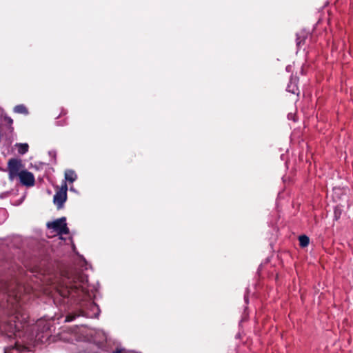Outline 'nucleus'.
Returning a JSON list of instances; mask_svg holds the SVG:
<instances>
[{"instance_id": "f257e3e1", "label": "nucleus", "mask_w": 353, "mask_h": 353, "mask_svg": "<svg viewBox=\"0 0 353 353\" xmlns=\"http://www.w3.org/2000/svg\"><path fill=\"white\" fill-rule=\"evenodd\" d=\"M23 289L21 285H17L14 289L8 290V303L10 305L12 314L6 321L0 322V331L19 332L25 328L23 325L28 322L29 316L21 303Z\"/></svg>"}, {"instance_id": "f03ea898", "label": "nucleus", "mask_w": 353, "mask_h": 353, "mask_svg": "<svg viewBox=\"0 0 353 353\" xmlns=\"http://www.w3.org/2000/svg\"><path fill=\"white\" fill-rule=\"evenodd\" d=\"M87 281V278L82 274H74L59 287V293L63 297H75L80 293L85 294L88 292Z\"/></svg>"}, {"instance_id": "7ed1b4c3", "label": "nucleus", "mask_w": 353, "mask_h": 353, "mask_svg": "<svg viewBox=\"0 0 353 353\" xmlns=\"http://www.w3.org/2000/svg\"><path fill=\"white\" fill-rule=\"evenodd\" d=\"M14 336H19L20 340H17L15 342L14 346L15 348L18 350H28V345H35L38 343L40 341L41 343H46L47 341H55L57 339H55V336L52 339H51L52 336H49L48 334L46 335V339L45 341L41 339V338L44 337L43 334L45 332H36V335L34 336V332H12ZM46 334H48V332H46Z\"/></svg>"}, {"instance_id": "20e7f679", "label": "nucleus", "mask_w": 353, "mask_h": 353, "mask_svg": "<svg viewBox=\"0 0 353 353\" xmlns=\"http://www.w3.org/2000/svg\"><path fill=\"white\" fill-rule=\"evenodd\" d=\"M47 226L48 228L54 230L59 235L69 234V228L67 226L65 217H61L52 222L48 223Z\"/></svg>"}, {"instance_id": "39448f33", "label": "nucleus", "mask_w": 353, "mask_h": 353, "mask_svg": "<svg viewBox=\"0 0 353 353\" xmlns=\"http://www.w3.org/2000/svg\"><path fill=\"white\" fill-rule=\"evenodd\" d=\"M21 162L17 159H10L8 163V172L9 179L13 181L20 175Z\"/></svg>"}, {"instance_id": "423d86ee", "label": "nucleus", "mask_w": 353, "mask_h": 353, "mask_svg": "<svg viewBox=\"0 0 353 353\" xmlns=\"http://www.w3.org/2000/svg\"><path fill=\"white\" fill-rule=\"evenodd\" d=\"M67 190L68 186L66 182L65 181L63 184L61 185V187L56 192L54 196L53 201L58 209L63 208V204L67 199Z\"/></svg>"}, {"instance_id": "0eeeda50", "label": "nucleus", "mask_w": 353, "mask_h": 353, "mask_svg": "<svg viewBox=\"0 0 353 353\" xmlns=\"http://www.w3.org/2000/svg\"><path fill=\"white\" fill-rule=\"evenodd\" d=\"M18 178L23 185L26 187H32L34 185L35 179L34 174L26 170H21Z\"/></svg>"}, {"instance_id": "6e6552de", "label": "nucleus", "mask_w": 353, "mask_h": 353, "mask_svg": "<svg viewBox=\"0 0 353 353\" xmlns=\"http://www.w3.org/2000/svg\"><path fill=\"white\" fill-rule=\"evenodd\" d=\"M54 320L52 319H41L37 322V325L39 327H40L39 331H52L56 328L54 327Z\"/></svg>"}, {"instance_id": "1a4fd4ad", "label": "nucleus", "mask_w": 353, "mask_h": 353, "mask_svg": "<svg viewBox=\"0 0 353 353\" xmlns=\"http://www.w3.org/2000/svg\"><path fill=\"white\" fill-rule=\"evenodd\" d=\"M77 179L76 173L71 170H68L65 172V179L70 183H73Z\"/></svg>"}, {"instance_id": "9d476101", "label": "nucleus", "mask_w": 353, "mask_h": 353, "mask_svg": "<svg viewBox=\"0 0 353 353\" xmlns=\"http://www.w3.org/2000/svg\"><path fill=\"white\" fill-rule=\"evenodd\" d=\"M14 112L17 114H28V108L23 104L17 105L14 108Z\"/></svg>"}, {"instance_id": "9b49d317", "label": "nucleus", "mask_w": 353, "mask_h": 353, "mask_svg": "<svg viewBox=\"0 0 353 353\" xmlns=\"http://www.w3.org/2000/svg\"><path fill=\"white\" fill-rule=\"evenodd\" d=\"M305 35L303 32H300L296 34V46L298 48H301V46L305 43Z\"/></svg>"}, {"instance_id": "f8f14e48", "label": "nucleus", "mask_w": 353, "mask_h": 353, "mask_svg": "<svg viewBox=\"0 0 353 353\" xmlns=\"http://www.w3.org/2000/svg\"><path fill=\"white\" fill-rule=\"evenodd\" d=\"M299 241L301 248H305L309 245L310 239L306 235H301L299 237Z\"/></svg>"}, {"instance_id": "ddd939ff", "label": "nucleus", "mask_w": 353, "mask_h": 353, "mask_svg": "<svg viewBox=\"0 0 353 353\" xmlns=\"http://www.w3.org/2000/svg\"><path fill=\"white\" fill-rule=\"evenodd\" d=\"M28 150V145L27 143H20L18 145V152L19 153L23 154L26 153Z\"/></svg>"}, {"instance_id": "4468645a", "label": "nucleus", "mask_w": 353, "mask_h": 353, "mask_svg": "<svg viewBox=\"0 0 353 353\" xmlns=\"http://www.w3.org/2000/svg\"><path fill=\"white\" fill-rule=\"evenodd\" d=\"M3 121L6 125H8V128L10 130H13L12 124H13V120L11 117L5 116L3 117Z\"/></svg>"}, {"instance_id": "2eb2a0df", "label": "nucleus", "mask_w": 353, "mask_h": 353, "mask_svg": "<svg viewBox=\"0 0 353 353\" xmlns=\"http://www.w3.org/2000/svg\"><path fill=\"white\" fill-rule=\"evenodd\" d=\"M96 334L99 333V334H102V340L101 341H96L95 339H92L93 341V343H95L97 345V347H101L103 346V341L105 340V336H104V332H95Z\"/></svg>"}, {"instance_id": "dca6fc26", "label": "nucleus", "mask_w": 353, "mask_h": 353, "mask_svg": "<svg viewBox=\"0 0 353 353\" xmlns=\"http://www.w3.org/2000/svg\"><path fill=\"white\" fill-rule=\"evenodd\" d=\"M6 211L4 209H0V223L6 218Z\"/></svg>"}, {"instance_id": "f3484780", "label": "nucleus", "mask_w": 353, "mask_h": 353, "mask_svg": "<svg viewBox=\"0 0 353 353\" xmlns=\"http://www.w3.org/2000/svg\"><path fill=\"white\" fill-rule=\"evenodd\" d=\"M112 353H129V351L125 348L117 347Z\"/></svg>"}, {"instance_id": "a211bd4d", "label": "nucleus", "mask_w": 353, "mask_h": 353, "mask_svg": "<svg viewBox=\"0 0 353 353\" xmlns=\"http://www.w3.org/2000/svg\"><path fill=\"white\" fill-rule=\"evenodd\" d=\"M74 319V316L68 315L65 317V321L70 322L72 321Z\"/></svg>"}, {"instance_id": "6ab92c4d", "label": "nucleus", "mask_w": 353, "mask_h": 353, "mask_svg": "<svg viewBox=\"0 0 353 353\" xmlns=\"http://www.w3.org/2000/svg\"><path fill=\"white\" fill-rule=\"evenodd\" d=\"M288 90L289 92H291V90H290V85H288ZM292 93H295V91H294V90H292Z\"/></svg>"}, {"instance_id": "aec40b11", "label": "nucleus", "mask_w": 353, "mask_h": 353, "mask_svg": "<svg viewBox=\"0 0 353 353\" xmlns=\"http://www.w3.org/2000/svg\"><path fill=\"white\" fill-rule=\"evenodd\" d=\"M236 338H240V334H239V333L236 334Z\"/></svg>"}, {"instance_id": "412c9836", "label": "nucleus", "mask_w": 353, "mask_h": 353, "mask_svg": "<svg viewBox=\"0 0 353 353\" xmlns=\"http://www.w3.org/2000/svg\"><path fill=\"white\" fill-rule=\"evenodd\" d=\"M60 334H61V333H60V332H59V333L57 334V337H58V336H60Z\"/></svg>"}]
</instances>
